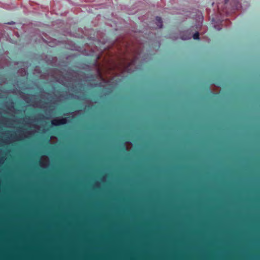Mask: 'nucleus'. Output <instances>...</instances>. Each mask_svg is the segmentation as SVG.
<instances>
[{
	"label": "nucleus",
	"mask_w": 260,
	"mask_h": 260,
	"mask_svg": "<svg viewBox=\"0 0 260 260\" xmlns=\"http://www.w3.org/2000/svg\"><path fill=\"white\" fill-rule=\"evenodd\" d=\"M58 166L60 168V260H65V164H0V166Z\"/></svg>",
	"instance_id": "1"
},
{
	"label": "nucleus",
	"mask_w": 260,
	"mask_h": 260,
	"mask_svg": "<svg viewBox=\"0 0 260 260\" xmlns=\"http://www.w3.org/2000/svg\"><path fill=\"white\" fill-rule=\"evenodd\" d=\"M71 166H168V164H66V173Z\"/></svg>",
	"instance_id": "2"
},
{
	"label": "nucleus",
	"mask_w": 260,
	"mask_h": 260,
	"mask_svg": "<svg viewBox=\"0 0 260 260\" xmlns=\"http://www.w3.org/2000/svg\"><path fill=\"white\" fill-rule=\"evenodd\" d=\"M33 129H30L26 132L24 136H20L19 137H16L13 134H11L7 132L2 134L0 136V146L3 144H7L11 143L13 142L20 140L24 138L29 137L30 135L36 132H38L39 128L37 126H34Z\"/></svg>",
	"instance_id": "3"
},
{
	"label": "nucleus",
	"mask_w": 260,
	"mask_h": 260,
	"mask_svg": "<svg viewBox=\"0 0 260 260\" xmlns=\"http://www.w3.org/2000/svg\"><path fill=\"white\" fill-rule=\"evenodd\" d=\"M66 162H168L166 161H86V160H73L71 161L66 152Z\"/></svg>",
	"instance_id": "4"
},
{
	"label": "nucleus",
	"mask_w": 260,
	"mask_h": 260,
	"mask_svg": "<svg viewBox=\"0 0 260 260\" xmlns=\"http://www.w3.org/2000/svg\"><path fill=\"white\" fill-rule=\"evenodd\" d=\"M127 147L124 145H122L117 147V151L114 154V156L117 158H129L131 154L127 151Z\"/></svg>",
	"instance_id": "5"
},
{
	"label": "nucleus",
	"mask_w": 260,
	"mask_h": 260,
	"mask_svg": "<svg viewBox=\"0 0 260 260\" xmlns=\"http://www.w3.org/2000/svg\"><path fill=\"white\" fill-rule=\"evenodd\" d=\"M65 123V118H54L51 121L52 125L58 126Z\"/></svg>",
	"instance_id": "6"
},
{
	"label": "nucleus",
	"mask_w": 260,
	"mask_h": 260,
	"mask_svg": "<svg viewBox=\"0 0 260 260\" xmlns=\"http://www.w3.org/2000/svg\"><path fill=\"white\" fill-rule=\"evenodd\" d=\"M155 23L156 24L157 28H161L162 27V21L160 17L157 16L155 18Z\"/></svg>",
	"instance_id": "7"
},
{
	"label": "nucleus",
	"mask_w": 260,
	"mask_h": 260,
	"mask_svg": "<svg viewBox=\"0 0 260 260\" xmlns=\"http://www.w3.org/2000/svg\"><path fill=\"white\" fill-rule=\"evenodd\" d=\"M49 158L48 156L43 155L41 157L40 162H48Z\"/></svg>",
	"instance_id": "8"
},
{
	"label": "nucleus",
	"mask_w": 260,
	"mask_h": 260,
	"mask_svg": "<svg viewBox=\"0 0 260 260\" xmlns=\"http://www.w3.org/2000/svg\"><path fill=\"white\" fill-rule=\"evenodd\" d=\"M57 141V139L56 137H53V136L51 137L50 142L51 144H54V143H56Z\"/></svg>",
	"instance_id": "9"
},
{
	"label": "nucleus",
	"mask_w": 260,
	"mask_h": 260,
	"mask_svg": "<svg viewBox=\"0 0 260 260\" xmlns=\"http://www.w3.org/2000/svg\"><path fill=\"white\" fill-rule=\"evenodd\" d=\"M192 37L194 40L199 39V33L198 32H196L193 35Z\"/></svg>",
	"instance_id": "10"
},
{
	"label": "nucleus",
	"mask_w": 260,
	"mask_h": 260,
	"mask_svg": "<svg viewBox=\"0 0 260 260\" xmlns=\"http://www.w3.org/2000/svg\"><path fill=\"white\" fill-rule=\"evenodd\" d=\"M18 73L21 75L24 76L26 74V72L23 69H21L18 71Z\"/></svg>",
	"instance_id": "11"
},
{
	"label": "nucleus",
	"mask_w": 260,
	"mask_h": 260,
	"mask_svg": "<svg viewBox=\"0 0 260 260\" xmlns=\"http://www.w3.org/2000/svg\"><path fill=\"white\" fill-rule=\"evenodd\" d=\"M79 152L77 150H75L72 152V155L74 157H77L78 156Z\"/></svg>",
	"instance_id": "12"
},
{
	"label": "nucleus",
	"mask_w": 260,
	"mask_h": 260,
	"mask_svg": "<svg viewBox=\"0 0 260 260\" xmlns=\"http://www.w3.org/2000/svg\"><path fill=\"white\" fill-rule=\"evenodd\" d=\"M181 38L183 40H187V39H190L191 38V34H189L187 37H185L183 35L181 37Z\"/></svg>",
	"instance_id": "13"
},
{
	"label": "nucleus",
	"mask_w": 260,
	"mask_h": 260,
	"mask_svg": "<svg viewBox=\"0 0 260 260\" xmlns=\"http://www.w3.org/2000/svg\"><path fill=\"white\" fill-rule=\"evenodd\" d=\"M217 8H218V10L219 12L220 13H221L220 10V6L219 5L217 6Z\"/></svg>",
	"instance_id": "14"
},
{
	"label": "nucleus",
	"mask_w": 260,
	"mask_h": 260,
	"mask_svg": "<svg viewBox=\"0 0 260 260\" xmlns=\"http://www.w3.org/2000/svg\"><path fill=\"white\" fill-rule=\"evenodd\" d=\"M229 1V0H224V5H226Z\"/></svg>",
	"instance_id": "15"
},
{
	"label": "nucleus",
	"mask_w": 260,
	"mask_h": 260,
	"mask_svg": "<svg viewBox=\"0 0 260 260\" xmlns=\"http://www.w3.org/2000/svg\"><path fill=\"white\" fill-rule=\"evenodd\" d=\"M28 127H29L30 128H31V125H28Z\"/></svg>",
	"instance_id": "16"
},
{
	"label": "nucleus",
	"mask_w": 260,
	"mask_h": 260,
	"mask_svg": "<svg viewBox=\"0 0 260 260\" xmlns=\"http://www.w3.org/2000/svg\"><path fill=\"white\" fill-rule=\"evenodd\" d=\"M237 7H238V5H236V6H235V7L236 8H237Z\"/></svg>",
	"instance_id": "17"
}]
</instances>
